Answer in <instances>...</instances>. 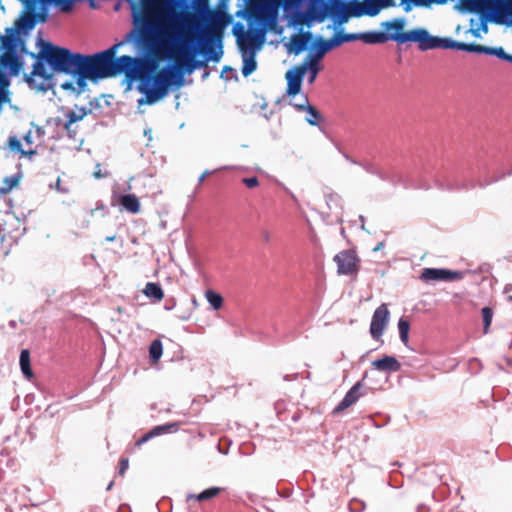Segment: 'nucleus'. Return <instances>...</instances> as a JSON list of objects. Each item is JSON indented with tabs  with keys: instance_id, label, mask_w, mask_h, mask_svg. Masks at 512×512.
Segmentation results:
<instances>
[{
	"instance_id": "nucleus-50",
	"label": "nucleus",
	"mask_w": 512,
	"mask_h": 512,
	"mask_svg": "<svg viewBox=\"0 0 512 512\" xmlns=\"http://www.w3.org/2000/svg\"><path fill=\"white\" fill-rule=\"evenodd\" d=\"M228 71H233V69H232L231 67H229V66H225V67L223 68L222 73H224V72H228Z\"/></svg>"
},
{
	"instance_id": "nucleus-42",
	"label": "nucleus",
	"mask_w": 512,
	"mask_h": 512,
	"mask_svg": "<svg viewBox=\"0 0 512 512\" xmlns=\"http://www.w3.org/2000/svg\"><path fill=\"white\" fill-rule=\"evenodd\" d=\"M243 183L248 188H254V187H256L259 184L258 179L256 177L244 178L243 179Z\"/></svg>"
},
{
	"instance_id": "nucleus-32",
	"label": "nucleus",
	"mask_w": 512,
	"mask_h": 512,
	"mask_svg": "<svg viewBox=\"0 0 512 512\" xmlns=\"http://www.w3.org/2000/svg\"><path fill=\"white\" fill-rule=\"evenodd\" d=\"M337 47L340 46L343 43L360 40V33H354V34H345L343 33V30H337L336 33L333 36Z\"/></svg>"
},
{
	"instance_id": "nucleus-12",
	"label": "nucleus",
	"mask_w": 512,
	"mask_h": 512,
	"mask_svg": "<svg viewBox=\"0 0 512 512\" xmlns=\"http://www.w3.org/2000/svg\"><path fill=\"white\" fill-rule=\"evenodd\" d=\"M435 49H456L467 52L479 53V54H488L489 47L479 45V44H468L463 42H457L451 38H441L436 37Z\"/></svg>"
},
{
	"instance_id": "nucleus-60",
	"label": "nucleus",
	"mask_w": 512,
	"mask_h": 512,
	"mask_svg": "<svg viewBox=\"0 0 512 512\" xmlns=\"http://www.w3.org/2000/svg\"><path fill=\"white\" fill-rule=\"evenodd\" d=\"M422 507H418V512H422Z\"/></svg>"
},
{
	"instance_id": "nucleus-22",
	"label": "nucleus",
	"mask_w": 512,
	"mask_h": 512,
	"mask_svg": "<svg viewBox=\"0 0 512 512\" xmlns=\"http://www.w3.org/2000/svg\"><path fill=\"white\" fill-rule=\"evenodd\" d=\"M294 107L299 111L307 112L308 115L305 119L310 125H317V121L320 118V113L316 110V108L309 104L308 98L306 96H301V104H294Z\"/></svg>"
},
{
	"instance_id": "nucleus-7",
	"label": "nucleus",
	"mask_w": 512,
	"mask_h": 512,
	"mask_svg": "<svg viewBox=\"0 0 512 512\" xmlns=\"http://www.w3.org/2000/svg\"><path fill=\"white\" fill-rule=\"evenodd\" d=\"M446 0H438L443 3ZM463 11H487L492 22L512 27V0H458Z\"/></svg>"
},
{
	"instance_id": "nucleus-21",
	"label": "nucleus",
	"mask_w": 512,
	"mask_h": 512,
	"mask_svg": "<svg viewBox=\"0 0 512 512\" xmlns=\"http://www.w3.org/2000/svg\"><path fill=\"white\" fill-rule=\"evenodd\" d=\"M178 425L176 423H169L164 425L155 426L152 430H150L148 433L144 434L138 441L137 445L140 446L153 437L160 436L164 433L173 432L177 430Z\"/></svg>"
},
{
	"instance_id": "nucleus-45",
	"label": "nucleus",
	"mask_w": 512,
	"mask_h": 512,
	"mask_svg": "<svg viewBox=\"0 0 512 512\" xmlns=\"http://www.w3.org/2000/svg\"><path fill=\"white\" fill-rule=\"evenodd\" d=\"M127 469H128V459L122 458L120 460L119 474L124 475V473L126 472Z\"/></svg>"
},
{
	"instance_id": "nucleus-8",
	"label": "nucleus",
	"mask_w": 512,
	"mask_h": 512,
	"mask_svg": "<svg viewBox=\"0 0 512 512\" xmlns=\"http://www.w3.org/2000/svg\"><path fill=\"white\" fill-rule=\"evenodd\" d=\"M120 44L91 56L81 55L80 67L90 72L92 78L103 79L114 76L115 54Z\"/></svg>"
},
{
	"instance_id": "nucleus-18",
	"label": "nucleus",
	"mask_w": 512,
	"mask_h": 512,
	"mask_svg": "<svg viewBox=\"0 0 512 512\" xmlns=\"http://www.w3.org/2000/svg\"><path fill=\"white\" fill-rule=\"evenodd\" d=\"M365 395L363 391V385L361 381H358L352 388L346 393L342 401L335 407L334 413H340L345 409L355 404L358 399Z\"/></svg>"
},
{
	"instance_id": "nucleus-28",
	"label": "nucleus",
	"mask_w": 512,
	"mask_h": 512,
	"mask_svg": "<svg viewBox=\"0 0 512 512\" xmlns=\"http://www.w3.org/2000/svg\"><path fill=\"white\" fill-rule=\"evenodd\" d=\"M21 175L15 174L12 176L5 177L0 187V194H7L12 189L16 188L20 183Z\"/></svg>"
},
{
	"instance_id": "nucleus-58",
	"label": "nucleus",
	"mask_w": 512,
	"mask_h": 512,
	"mask_svg": "<svg viewBox=\"0 0 512 512\" xmlns=\"http://www.w3.org/2000/svg\"><path fill=\"white\" fill-rule=\"evenodd\" d=\"M25 140H26L27 142H30V136H26V137H25Z\"/></svg>"
},
{
	"instance_id": "nucleus-59",
	"label": "nucleus",
	"mask_w": 512,
	"mask_h": 512,
	"mask_svg": "<svg viewBox=\"0 0 512 512\" xmlns=\"http://www.w3.org/2000/svg\"><path fill=\"white\" fill-rule=\"evenodd\" d=\"M193 305H195V306L197 305L196 299H193Z\"/></svg>"
},
{
	"instance_id": "nucleus-23",
	"label": "nucleus",
	"mask_w": 512,
	"mask_h": 512,
	"mask_svg": "<svg viewBox=\"0 0 512 512\" xmlns=\"http://www.w3.org/2000/svg\"><path fill=\"white\" fill-rule=\"evenodd\" d=\"M0 63L3 67L9 68L13 74H17L21 66L18 56L13 52H5L0 58Z\"/></svg>"
},
{
	"instance_id": "nucleus-19",
	"label": "nucleus",
	"mask_w": 512,
	"mask_h": 512,
	"mask_svg": "<svg viewBox=\"0 0 512 512\" xmlns=\"http://www.w3.org/2000/svg\"><path fill=\"white\" fill-rule=\"evenodd\" d=\"M482 15L470 19L468 30L475 38H481L482 33H488V20L492 21L487 11H480Z\"/></svg>"
},
{
	"instance_id": "nucleus-61",
	"label": "nucleus",
	"mask_w": 512,
	"mask_h": 512,
	"mask_svg": "<svg viewBox=\"0 0 512 512\" xmlns=\"http://www.w3.org/2000/svg\"><path fill=\"white\" fill-rule=\"evenodd\" d=\"M508 291H509V287H508V286H506V288H505V292H508Z\"/></svg>"
},
{
	"instance_id": "nucleus-5",
	"label": "nucleus",
	"mask_w": 512,
	"mask_h": 512,
	"mask_svg": "<svg viewBox=\"0 0 512 512\" xmlns=\"http://www.w3.org/2000/svg\"><path fill=\"white\" fill-rule=\"evenodd\" d=\"M175 61V65H166L155 75H151L152 72H146L145 75L141 76L138 91L144 94V97L138 99L139 106L146 104L152 105L164 98L168 94L171 86L182 85L183 73L180 69L185 67L188 72L191 71L189 67L179 65L176 59Z\"/></svg>"
},
{
	"instance_id": "nucleus-24",
	"label": "nucleus",
	"mask_w": 512,
	"mask_h": 512,
	"mask_svg": "<svg viewBox=\"0 0 512 512\" xmlns=\"http://www.w3.org/2000/svg\"><path fill=\"white\" fill-rule=\"evenodd\" d=\"M225 489L222 487H210L208 489H205L199 494H189L187 496V500L195 499L198 502L207 501L210 499H213L217 497L221 492H223Z\"/></svg>"
},
{
	"instance_id": "nucleus-16",
	"label": "nucleus",
	"mask_w": 512,
	"mask_h": 512,
	"mask_svg": "<svg viewBox=\"0 0 512 512\" xmlns=\"http://www.w3.org/2000/svg\"><path fill=\"white\" fill-rule=\"evenodd\" d=\"M458 277L457 272L447 269L424 268L421 272V280L425 282L453 281Z\"/></svg>"
},
{
	"instance_id": "nucleus-6",
	"label": "nucleus",
	"mask_w": 512,
	"mask_h": 512,
	"mask_svg": "<svg viewBox=\"0 0 512 512\" xmlns=\"http://www.w3.org/2000/svg\"><path fill=\"white\" fill-rule=\"evenodd\" d=\"M406 20L404 18H394L390 21L381 23L383 33L387 37V41H395L398 44L407 42H415L421 51L435 49L436 37L431 35L424 28H416L408 32H404Z\"/></svg>"
},
{
	"instance_id": "nucleus-49",
	"label": "nucleus",
	"mask_w": 512,
	"mask_h": 512,
	"mask_svg": "<svg viewBox=\"0 0 512 512\" xmlns=\"http://www.w3.org/2000/svg\"><path fill=\"white\" fill-rule=\"evenodd\" d=\"M384 247L383 242H379L375 248H373L374 252L380 251Z\"/></svg>"
},
{
	"instance_id": "nucleus-13",
	"label": "nucleus",
	"mask_w": 512,
	"mask_h": 512,
	"mask_svg": "<svg viewBox=\"0 0 512 512\" xmlns=\"http://www.w3.org/2000/svg\"><path fill=\"white\" fill-rule=\"evenodd\" d=\"M334 261L337 264V272L339 274L350 275L358 271L359 259L355 252L351 250L339 252L335 255Z\"/></svg>"
},
{
	"instance_id": "nucleus-29",
	"label": "nucleus",
	"mask_w": 512,
	"mask_h": 512,
	"mask_svg": "<svg viewBox=\"0 0 512 512\" xmlns=\"http://www.w3.org/2000/svg\"><path fill=\"white\" fill-rule=\"evenodd\" d=\"M313 46L324 56L330 50L337 47L336 42L333 37L328 40H325L320 37L314 42Z\"/></svg>"
},
{
	"instance_id": "nucleus-48",
	"label": "nucleus",
	"mask_w": 512,
	"mask_h": 512,
	"mask_svg": "<svg viewBox=\"0 0 512 512\" xmlns=\"http://www.w3.org/2000/svg\"><path fill=\"white\" fill-rule=\"evenodd\" d=\"M61 87L65 90H73V91L75 90L74 86L71 82H65V83L61 84Z\"/></svg>"
},
{
	"instance_id": "nucleus-43",
	"label": "nucleus",
	"mask_w": 512,
	"mask_h": 512,
	"mask_svg": "<svg viewBox=\"0 0 512 512\" xmlns=\"http://www.w3.org/2000/svg\"><path fill=\"white\" fill-rule=\"evenodd\" d=\"M82 118V116H78L75 112H70L68 114V122L66 124V128L69 127V125L79 121Z\"/></svg>"
},
{
	"instance_id": "nucleus-37",
	"label": "nucleus",
	"mask_w": 512,
	"mask_h": 512,
	"mask_svg": "<svg viewBox=\"0 0 512 512\" xmlns=\"http://www.w3.org/2000/svg\"><path fill=\"white\" fill-rule=\"evenodd\" d=\"M399 336L404 345L408 344L409 341V329L410 325L408 321L401 318L398 322Z\"/></svg>"
},
{
	"instance_id": "nucleus-36",
	"label": "nucleus",
	"mask_w": 512,
	"mask_h": 512,
	"mask_svg": "<svg viewBox=\"0 0 512 512\" xmlns=\"http://www.w3.org/2000/svg\"><path fill=\"white\" fill-rule=\"evenodd\" d=\"M482 320H483V332L487 334L489 332L490 325L493 319V310L490 307H484L481 310Z\"/></svg>"
},
{
	"instance_id": "nucleus-55",
	"label": "nucleus",
	"mask_w": 512,
	"mask_h": 512,
	"mask_svg": "<svg viewBox=\"0 0 512 512\" xmlns=\"http://www.w3.org/2000/svg\"><path fill=\"white\" fill-rule=\"evenodd\" d=\"M113 486V482H110L109 485L107 486V490H110Z\"/></svg>"
},
{
	"instance_id": "nucleus-41",
	"label": "nucleus",
	"mask_w": 512,
	"mask_h": 512,
	"mask_svg": "<svg viewBox=\"0 0 512 512\" xmlns=\"http://www.w3.org/2000/svg\"><path fill=\"white\" fill-rule=\"evenodd\" d=\"M9 146L12 150L20 152L21 155H26L28 153L22 149L21 142L16 137H10Z\"/></svg>"
},
{
	"instance_id": "nucleus-33",
	"label": "nucleus",
	"mask_w": 512,
	"mask_h": 512,
	"mask_svg": "<svg viewBox=\"0 0 512 512\" xmlns=\"http://www.w3.org/2000/svg\"><path fill=\"white\" fill-rule=\"evenodd\" d=\"M71 75H77V81H76V84L78 85L80 91L83 90L86 86V79H91V80H95V78H92V75L90 74V72H86L84 71L80 65L77 66L73 73Z\"/></svg>"
},
{
	"instance_id": "nucleus-27",
	"label": "nucleus",
	"mask_w": 512,
	"mask_h": 512,
	"mask_svg": "<svg viewBox=\"0 0 512 512\" xmlns=\"http://www.w3.org/2000/svg\"><path fill=\"white\" fill-rule=\"evenodd\" d=\"M143 292L148 298L154 299L155 301H161L164 297L161 286L153 282L147 283Z\"/></svg>"
},
{
	"instance_id": "nucleus-35",
	"label": "nucleus",
	"mask_w": 512,
	"mask_h": 512,
	"mask_svg": "<svg viewBox=\"0 0 512 512\" xmlns=\"http://www.w3.org/2000/svg\"><path fill=\"white\" fill-rule=\"evenodd\" d=\"M162 352L163 347L161 341L158 339L152 341L149 347V356L151 361L154 363L157 362L161 358Z\"/></svg>"
},
{
	"instance_id": "nucleus-3",
	"label": "nucleus",
	"mask_w": 512,
	"mask_h": 512,
	"mask_svg": "<svg viewBox=\"0 0 512 512\" xmlns=\"http://www.w3.org/2000/svg\"><path fill=\"white\" fill-rule=\"evenodd\" d=\"M40 51L38 61L33 65V70L26 81L36 91L45 92L52 86V74H49L42 61L47 62L53 71L72 74L74 69L80 65L81 54L72 53L70 50L54 46L49 42L39 40Z\"/></svg>"
},
{
	"instance_id": "nucleus-64",
	"label": "nucleus",
	"mask_w": 512,
	"mask_h": 512,
	"mask_svg": "<svg viewBox=\"0 0 512 512\" xmlns=\"http://www.w3.org/2000/svg\"><path fill=\"white\" fill-rule=\"evenodd\" d=\"M90 1L92 2L93 0H90Z\"/></svg>"
},
{
	"instance_id": "nucleus-10",
	"label": "nucleus",
	"mask_w": 512,
	"mask_h": 512,
	"mask_svg": "<svg viewBox=\"0 0 512 512\" xmlns=\"http://www.w3.org/2000/svg\"><path fill=\"white\" fill-rule=\"evenodd\" d=\"M156 69L154 60L143 62L138 58L123 55L115 58L114 76L124 73L129 80H135L145 75L146 72H153Z\"/></svg>"
},
{
	"instance_id": "nucleus-40",
	"label": "nucleus",
	"mask_w": 512,
	"mask_h": 512,
	"mask_svg": "<svg viewBox=\"0 0 512 512\" xmlns=\"http://www.w3.org/2000/svg\"><path fill=\"white\" fill-rule=\"evenodd\" d=\"M431 0H402V4L404 6V10L406 12L411 10V5L413 6H424L427 5Z\"/></svg>"
},
{
	"instance_id": "nucleus-52",
	"label": "nucleus",
	"mask_w": 512,
	"mask_h": 512,
	"mask_svg": "<svg viewBox=\"0 0 512 512\" xmlns=\"http://www.w3.org/2000/svg\"><path fill=\"white\" fill-rule=\"evenodd\" d=\"M114 240H115V236L114 235L106 237V241H108V242H111V241H114Z\"/></svg>"
},
{
	"instance_id": "nucleus-26",
	"label": "nucleus",
	"mask_w": 512,
	"mask_h": 512,
	"mask_svg": "<svg viewBox=\"0 0 512 512\" xmlns=\"http://www.w3.org/2000/svg\"><path fill=\"white\" fill-rule=\"evenodd\" d=\"M360 40L367 44H380L387 42L385 33L379 31L360 33Z\"/></svg>"
},
{
	"instance_id": "nucleus-20",
	"label": "nucleus",
	"mask_w": 512,
	"mask_h": 512,
	"mask_svg": "<svg viewBox=\"0 0 512 512\" xmlns=\"http://www.w3.org/2000/svg\"><path fill=\"white\" fill-rule=\"evenodd\" d=\"M372 366L382 372H397L401 368L399 361L393 356H384L372 362Z\"/></svg>"
},
{
	"instance_id": "nucleus-51",
	"label": "nucleus",
	"mask_w": 512,
	"mask_h": 512,
	"mask_svg": "<svg viewBox=\"0 0 512 512\" xmlns=\"http://www.w3.org/2000/svg\"><path fill=\"white\" fill-rule=\"evenodd\" d=\"M28 153L25 156L31 157L32 155H35L36 152L34 150L27 151Z\"/></svg>"
},
{
	"instance_id": "nucleus-56",
	"label": "nucleus",
	"mask_w": 512,
	"mask_h": 512,
	"mask_svg": "<svg viewBox=\"0 0 512 512\" xmlns=\"http://www.w3.org/2000/svg\"><path fill=\"white\" fill-rule=\"evenodd\" d=\"M94 176H95L96 178H99V177H100V173H99V172H95V173H94Z\"/></svg>"
},
{
	"instance_id": "nucleus-54",
	"label": "nucleus",
	"mask_w": 512,
	"mask_h": 512,
	"mask_svg": "<svg viewBox=\"0 0 512 512\" xmlns=\"http://www.w3.org/2000/svg\"><path fill=\"white\" fill-rule=\"evenodd\" d=\"M360 220H361V222H362L361 227H362V229H364V217H363V216H360Z\"/></svg>"
},
{
	"instance_id": "nucleus-1",
	"label": "nucleus",
	"mask_w": 512,
	"mask_h": 512,
	"mask_svg": "<svg viewBox=\"0 0 512 512\" xmlns=\"http://www.w3.org/2000/svg\"><path fill=\"white\" fill-rule=\"evenodd\" d=\"M193 12L175 7H160L144 15L151 55L158 59H176L193 71L206 66L194 57L203 54L205 61L219 62L223 56L222 38L231 16L222 10H210L209 0H193Z\"/></svg>"
},
{
	"instance_id": "nucleus-11",
	"label": "nucleus",
	"mask_w": 512,
	"mask_h": 512,
	"mask_svg": "<svg viewBox=\"0 0 512 512\" xmlns=\"http://www.w3.org/2000/svg\"><path fill=\"white\" fill-rule=\"evenodd\" d=\"M179 7L182 10L187 6L184 3V0H141V6L138 9V13L135 16V21L138 27L140 28L142 34L149 40L153 37L152 33L146 32L144 30L143 20L144 15L149 14L151 11L155 9H160V7Z\"/></svg>"
},
{
	"instance_id": "nucleus-4",
	"label": "nucleus",
	"mask_w": 512,
	"mask_h": 512,
	"mask_svg": "<svg viewBox=\"0 0 512 512\" xmlns=\"http://www.w3.org/2000/svg\"><path fill=\"white\" fill-rule=\"evenodd\" d=\"M223 6H225V0H221ZM262 0H250L247 9V21L248 28L238 22L233 26L232 33L236 38V43L241 54L243 61L242 74L247 77L251 75L257 69L256 55L261 50L266 36L263 41L258 44L255 39L256 29L260 28L262 24L261 19L258 18L257 8L261 5Z\"/></svg>"
},
{
	"instance_id": "nucleus-2",
	"label": "nucleus",
	"mask_w": 512,
	"mask_h": 512,
	"mask_svg": "<svg viewBox=\"0 0 512 512\" xmlns=\"http://www.w3.org/2000/svg\"><path fill=\"white\" fill-rule=\"evenodd\" d=\"M257 8L258 18L262 24L256 29L255 39L258 44L263 41L267 30L277 21L279 8L282 7L285 17L292 25L309 24L312 21L322 22L330 16L337 26L347 22L348 6L340 0H262Z\"/></svg>"
},
{
	"instance_id": "nucleus-17",
	"label": "nucleus",
	"mask_w": 512,
	"mask_h": 512,
	"mask_svg": "<svg viewBox=\"0 0 512 512\" xmlns=\"http://www.w3.org/2000/svg\"><path fill=\"white\" fill-rule=\"evenodd\" d=\"M287 90L288 96H296L300 90L303 81V72L299 65L294 66L292 69L286 72Z\"/></svg>"
},
{
	"instance_id": "nucleus-34",
	"label": "nucleus",
	"mask_w": 512,
	"mask_h": 512,
	"mask_svg": "<svg viewBox=\"0 0 512 512\" xmlns=\"http://www.w3.org/2000/svg\"><path fill=\"white\" fill-rule=\"evenodd\" d=\"M205 297L213 309L218 310L222 307L223 298L219 293H216L213 290H207L205 292Z\"/></svg>"
},
{
	"instance_id": "nucleus-39",
	"label": "nucleus",
	"mask_w": 512,
	"mask_h": 512,
	"mask_svg": "<svg viewBox=\"0 0 512 512\" xmlns=\"http://www.w3.org/2000/svg\"><path fill=\"white\" fill-rule=\"evenodd\" d=\"M488 55H493L512 63V55L506 53L502 47H489Z\"/></svg>"
},
{
	"instance_id": "nucleus-57",
	"label": "nucleus",
	"mask_w": 512,
	"mask_h": 512,
	"mask_svg": "<svg viewBox=\"0 0 512 512\" xmlns=\"http://www.w3.org/2000/svg\"><path fill=\"white\" fill-rule=\"evenodd\" d=\"M291 104L294 106V104H301V100L297 102H291Z\"/></svg>"
},
{
	"instance_id": "nucleus-63",
	"label": "nucleus",
	"mask_w": 512,
	"mask_h": 512,
	"mask_svg": "<svg viewBox=\"0 0 512 512\" xmlns=\"http://www.w3.org/2000/svg\"><path fill=\"white\" fill-rule=\"evenodd\" d=\"M508 299H509L510 301H512V296H509V297H508Z\"/></svg>"
},
{
	"instance_id": "nucleus-47",
	"label": "nucleus",
	"mask_w": 512,
	"mask_h": 512,
	"mask_svg": "<svg viewBox=\"0 0 512 512\" xmlns=\"http://www.w3.org/2000/svg\"><path fill=\"white\" fill-rule=\"evenodd\" d=\"M211 174H212V172H211V171H208V170L204 171V172L200 175V177H199V179H198V183H199V184H201V183L205 180V178H206L207 176L211 175Z\"/></svg>"
},
{
	"instance_id": "nucleus-9",
	"label": "nucleus",
	"mask_w": 512,
	"mask_h": 512,
	"mask_svg": "<svg viewBox=\"0 0 512 512\" xmlns=\"http://www.w3.org/2000/svg\"><path fill=\"white\" fill-rule=\"evenodd\" d=\"M45 22L44 14H35L24 7L21 16L15 21L14 27L6 29V35L1 37L3 48L6 52H13L21 42L20 35L28 34L37 23Z\"/></svg>"
},
{
	"instance_id": "nucleus-46",
	"label": "nucleus",
	"mask_w": 512,
	"mask_h": 512,
	"mask_svg": "<svg viewBox=\"0 0 512 512\" xmlns=\"http://www.w3.org/2000/svg\"><path fill=\"white\" fill-rule=\"evenodd\" d=\"M339 201V197L337 195H330L327 199V204L331 207V204H336Z\"/></svg>"
},
{
	"instance_id": "nucleus-53",
	"label": "nucleus",
	"mask_w": 512,
	"mask_h": 512,
	"mask_svg": "<svg viewBox=\"0 0 512 512\" xmlns=\"http://www.w3.org/2000/svg\"><path fill=\"white\" fill-rule=\"evenodd\" d=\"M56 189L59 190V191H62L61 188H60V179L57 180Z\"/></svg>"
},
{
	"instance_id": "nucleus-62",
	"label": "nucleus",
	"mask_w": 512,
	"mask_h": 512,
	"mask_svg": "<svg viewBox=\"0 0 512 512\" xmlns=\"http://www.w3.org/2000/svg\"><path fill=\"white\" fill-rule=\"evenodd\" d=\"M228 168H229V167H227V166L222 167V169H228ZM219 170H221V168H220Z\"/></svg>"
},
{
	"instance_id": "nucleus-44",
	"label": "nucleus",
	"mask_w": 512,
	"mask_h": 512,
	"mask_svg": "<svg viewBox=\"0 0 512 512\" xmlns=\"http://www.w3.org/2000/svg\"><path fill=\"white\" fill-rule=\"evenodd\" d=\"M380 8L378 6L374 5H367L366 7V14L369 16H375L379 13Z\"/></svg>"
},
{
	"instance_id": "nucleus-38",
	"label": "nucleus",
	"mask_w": 512,
	"mask_h": 512,
	"mask_svg": "<svg viewBox=\"0 0 512 512\" xmlns=\"http://www.w3.org/2000/svg\"><path fill=\"white\" fill-rule=\"evenodd\" d=\"M323 57H324V55H322L314 46H312L310 52L305 57L303 62H307L312 65L315 64V65L320 66V62Z\"/></svg>"
},
{
	"instance_id": "nucleus-31",
	"label": "nucleus",
	"mask_w": 512,
	"mask_h": 512,
	"mask_svg": "<svg viewBox=\"0 0 512 512\" xmlns=\"http://www.w3.org/2000/svg\"><path fill=\"white\" fill-rule=\"evenodd\" d=\"M300 69H302V72H303V76H305V74L308 72L309 73V78H308V82L310 84H312L318 73L320 72L321 70V67L318 66V65H315L313 64H310V63H307V62H302L300 65H299Z\"/></svg>"
},
{
	"instance_id": "nucleus-25",
	"label": "nucleus",
	"mask_w": 512,
	"mask_h": 512,
	"mask_svg": "<svg viewBox=\"0 0 512 512\" xmlns=\"http://www.w3.org/2000/svg\"><path fill=\"white\" fill-rule=\"evenodd\" d=\"M120 204L123 208L133 214L140 211V202L134 194H125L120 197Z\"/></svg>"
},
{
	"instance_id": "nucleus-15",
	"label": "nucleus",
	"mask_w": 512,
	"mask_h": 512,
	"mask_svg": "<svg viewBox=\"0 0 512 512\" xmlns=\"http://www.w3.org/2000/svg\"><path fill=\"white\" fill-rule=\"evenodd\" d=\"M311 39L312 34L310 32L296 33L291 35L289 41L284 46L289 54L299 55L307 49Z\"/></svg>"
},
{
	"instance_id": "nucleus-30",
	"label": "nucleus",
	"mask_w": 512,
	"mask_h": 512,
	"mask_svg": "<svg viewBox=\"0 0 512 512\" xmlns=\"http://www.w3.org/2000/svg\"><path fill=\"white\" fill-rule=\"evenodd\" d=\"M19 362L23 375L28 379L31 378L33 376V373L30 366V353L28 350L21 351Z\"/></svg>"
},
{
	"instance_id": "nucleus-14",
	"label": "nucleus",
	"mask_w": 512,
	"mask_h": 512,
	"mask_svg": "<svg viewBox=\"0 0 512 512\" xmlns=\"http://www.w3.org/2000/svg\"><path fill=\"white\" fill-rule=\"evenodd\" d=\"M389 310L385 304L380 305L374 312L370 324V333L374 339H379L388 322H389Z\"/></svg>"
}]
</instances>
